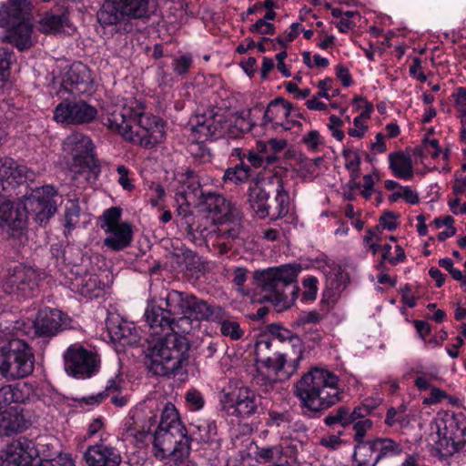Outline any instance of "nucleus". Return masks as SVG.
I'll use <instances>...</instances> for the list:
<instances>
[{"label":"nucleus","instance_id":"f257e3e1","mask_svg":"<svg viewBox=\"0 0 466 466\" xmlns=\"http://www.w3.org/2000/svg\"><path fill=\"white\" fill-rule=\"evenodd\" d=\"M338 384V376L326 370L313 368L305 373L294 387L302 413L317 418L323 410L338 403L341 400Z\"/></svg>","mask_w":466,"mask_h":466},{"label":"nucleus","instance_id":"f03ea898","mask_svg":"<svg viewBox=\"0 0 466 466\" xmlns=\"http://www.w3.org/2000/svg\"><path fill=\"white\" fill-rule=\"evenodd\" d=\"M56 189L48 185L33 189L23 205L15 208L10 200L0 201V222L14 230L25 228L29 217L40 226L46 225L56 212Z\"/></svg>","mask_w":466,"mask_h":466},{"label":"nucleus","instance_id":"7ed1b4c3","mask_svg":"<svg viewBox=\"0 0 466 466\" xmlns=\"http://www.w3.org/2000/svg\"><path fill=\"white\" fill-rule=\"evenodd\" d=\"M300 266L286 264L277 268H269L262 271H256L254 279L267 292L258 299L259 302H269L274 306L288 309L296 299L299 293L297 278Z\"/></svg>","mask_w":466,"mask_h":466},{"label":"nucleus","instance_id":"20e7f679","mask_svg":"<svg viewBox=\"0 0 466 466\" xmlns=\"http://www.w3.org/2000/svg\"><path fill=\"white\" fill-rule=\"evenodd\" d=\"M190 344L188 339L178 334H167L148 349L146 365L153 375L167 376L178 373L187 365Z\"/></svg>","mask_w":466,"mask_h":466},{"label":"nucleus","instance_id":"39448f33","mask_svg":"<svg viewBox=\"0 0 466 466\" xmlns=\"http://www.w3.org/2000/svg\"><path fill=\"white\" fill-rule=\"evenodd\" d=\"M154 10L151 0H104L96 12L99 25L111 27L116 33L134 31L133 20H147Z\"/></svg>","mask_w":466,"mask_h":466},{"label":"nucleus","instance_id":"423d86ee","mask_svg":"<svg viewBox=\"0 0 466 466\" xmlns=\"http://www.w3.org/2000/svg\"><path fill=\"white\" fill-rule=\"evenodd\" d=\"M248 202L260 218H269L275 220L288 214L289 195L284 188L282 179L273 177L268 181L249 187Z\"/></svg>","mask_w":466,"mask_h":466},{"label":"nucleus","instance_id":"0eeeda50","mask_svg":"<svg viewBox=\"0 0 466 466\" xmlns=\"http://www.w3.org/2000/svg\"><path fill=\"white\" fill-rule=\"evenodd\" d=\"M160 300L163 301L167 312L177 317L179 325L190 324L191 319L202 321L213 319V317L218 318V314L220 312L216 305L209 304L192 293L177 289L167 290L166 296Z\"/></svg>","mask_w":466,"mask_h":466},{"label":"nucleus","instance_id":"6e6552de","mask_svg":"<svg viewBox=\"0 0 466 466\" xmlns=\"http://www.w3.org/2000/svg\"><path fill=\"white\" fill-rule=\"evenodd\" d=\"M34 366L33 349L25 340L14 338L0 347V375L6 380L29 376Z\"/></svg>","mask_w":466,"mask_h":466},{"label":"nucleus","instance_id":"1a4fd4ad","mask_svg":"<svg viewBox=\"0 0 466 466\" xmlns=\"http://www.w3.org/2000/svg\"><path fill=\"white\" fill-rule=\"evenodd\" d=\"M40 456L37 444L32 440L21 437L8 445L3 466H76L68 454H59L53 459L41 458L38 463L33 465V461Z\"/></svg>","mask_w":466,"mask_h":466},{"label":"nucleus","instance_id":"9d476101","mask_svg":"<svg viewBox=\"0 0 466 466\" xmlns=\"http://www.w3.org/2000/svg\"><path fill=\"white\" fill-rule=\"evenodd\" d=\"M402 451L400 442L390 438L374 437L354 446L353 466H378Z\"/></svg>","mask_w":466,"mask_h":466},{"label":"nucleus","instance_id":"9b49d317","mask_svg":"<svg viewBox=\"0 0 466 466\" xmlns=\"http://www.w3.org/2000/svg\"><path fill=\"white\" fill-rule=\"evenodd\" d=\"M190 444L191 438L186 428L157 429L153 441L154 456L177 461L189 455Z\"/></svg>","mask_w":466,"mask_h":466},{"label":"nucleus","instance_id":"f8f14e48","mask_svg":"<svg viewBox=\"0 0 466 466\" xmlns=\"http://www.w3.org/2000/svg\"><path fill=\"white\" fill-rule=\"evenodd\" d=\"M63 148L72 156L69 168L75 175L89 172L96 177L100 172V166L93 154V143L85 134L79 132L70 134L64 140Z\"/></svg>","mask_w":466,"mask_h":466},{"label":"nucleus","instance_id":"ddd939ff","mask_svg":"<svg viewBox=\"0 0 466 466\" xmlns=\"http://www.w3.org/2000/svg\"><path fill=\"white\" fill-rule=\"evenodd\" d=\"M0 285L8 295L16 296L17 299L29 298L37 287L36 271L29 266L15 263L6 268Z\"/></svg>","mask_w":466,"mask_h":466},{"label":"nucleus","instance_id":"4468645a","mask_svg":"<svg viewBox=\"0 0 466 466\" xmlns=\"http://www.w3.org/2000/svg\"><path fill=\"white\" fill-rule=\"evenodd\" d=\"M64 360L67 374L77 379L89 378L98 370L96 354L81 345H71L64 355Z\"/></svg>","mask_w":466,"mask_h":466},{"label":"nucleus","instance_id":"2eb2a0df","mask_svg":"<svg viewBox=\"0 0 466 466\" xmlns=\"http://www.w3.org/2000/svg\"><path fill=\"white\" fill-rule=\"evenodd\" d=\"M96 115V108L84 100L65 99L56 106L54 120L66 125H83L92 122Z\"/></svg>","mask_w":466,"mask_h":466},{"label":"nucleus","instance_id":"dca6fc26","mask_svg":"<svg viewBox=\"0 0 466 466\" xmlns=\"http://www.w3.org/2000/svg\"><path fill=\"white\" fill-rule=\"evenodd\" d=\"M35 174L9 157L0 158V196H10L19 185L34 181Z\"/></svg>","mask_w":466,"mask_h":466},{"label":"nucleus","instance_id":"f3484780","mask_svg":"<svg viewBox=\"0 0 466 466\" xmlns=\"http://www.w3.org/2000/svg\"><path fill=\"white\" fill-rule=\"evenodd\" d=\"M272 346V339H261L255 345V362L258 370L273 373L275 376H283V379H289L286 370L288 366L292 364L293 356L290 352H282L277 359H272L269 355V350Z\"/></svg>","mask_w":466,"mask_h":466},{"label":"nucleus","instance_id":"a211bd4d","mask_svg":"<svg viewBox=\"0 0 466 466\" xmlns=\"http://www.w3.org/2000/svg\"><path fill=\"white\" fill-rule=\"evenodd\" d=\"M135 110H139L140 114L137 116L134 123L130 142L145 148H152L163 138L162 127L158 125L157 117L145 115L141 106H135Z\"/></svg>","mask_w":466,"mask_h":466},{"label":"nucleus","instance_id":"6ab92c4d","mask_svg":"<svg viewBox=\"0 0 466 466\" xmlns=\"http://www.w3.org/2000/svg\"><path fill=\"white\" fill-rule=\"evenodd\" d=\"M225 402L234 408V413L240 418H249L263 410L262 397L247 387H241L225 394Z\"/></svg>","mask_w":466,"mask_h":466},{"label":"nucleus","instance_id":"aec40b11","mask_svg":"<svg viewBox=\"0 0 466 466\" xmlns=\"http://www.w3.org/2000/svg\"><path fill=\"white\" fill-rule=\"evenodd\" d=\"M266 329L272 337V339H278L283 344L287 343V349L284 352H290L293 359H291L292 364L288 366L286 375H292L297 371L299 362L303 358V344L300 338L279 323L268 324Z\"/></svg>","mask_w":466,"mask_h":466},{"label":"nucleus","instance_id":"412c9836","mask_svg":"<svg viewBox=\"0 0 466 466\" xmlns=\"http://www.w3.org/2000/svg\"><path fill=\"white\" fill-rule=\"evenodd\" d=\"M70 325L66 314L56 309L40 310L34 321L35 334L39 338H51Z\"/></svg>","mask_w":466,"mask_h":466},{"label":"nucleus","instance_id":"4be33fe9","mask_svg":"<svg viewBox=\"0 0 466 466\" xmlns=\"http://www.w3.org/2000/svg\"><path fill=\"white\" fill-rule=\"evenodd\" d=\"M144 317L150 329H152V332L157 335L168 331H172V334H177V331L184 333H188L189 331L187 329H181L177 321V317L168 313L163 304L156 305L154 302L148 303Z\"/></svg>","mask_w":466,"mask_h":466},{"label":"nucleus","instance_id":"5701e85b","mask_svg":"<svg viewBox=\"0 0 466 466\" xmlns=\"http://www.w3.org/2000/svg\"><path fill=\"white\" fill-rule=\"evenodd\" d=\"M139 112V110H135L134 106H129L116 107L107 113L103 123L108 129L121 135L126 140L131 141V132Z\"/></svg>","mask_w":466,"mask_h":466},{"label":"nucleus","instance_id":"b1692460","mask_svg":"<svg viewBox=\"0 0 466 466\" xmlns=\"http://www.w3.org/2000/svg\"><path fill=\"white\" fill-rule=\"evenodd\" d=\"M215 107L208 109L202 115L196 116L191 130L198 141H205L217 137L223 127L225 116Z\"/></svg>","mask_w":466,"mask_h":466},{"label":"nucleus","instance_id":"393cba45","mask_svg":"<svg viewBox=\"0 0 466 466\" xmlns=\"http://www.w3.org/2000/svg\"><path fill=\"white\" fill-rule=\"evenodd\" d=\"M62 86L74 96L90 93L93 89L90 70L81 63L73 65L65 74Z\"/></svg>","mask_w":466,"mask_h":466},{"label":"nucleus","instance_id":"a878e982","mask_svg":"<svg viewBox=\"0 0 466 466\" xmlns=\"http://www.w3.org/2000/svg\"><path fill=\"white\" fill-rule=\"evenodd\" d=\"M203 212L211 214L214 220L222 219L228 216L236 218L238 208L223 195L216 192H206L197 205Z\"/></svg>","mask_w":466,"mask_h":466},{"label":"nucleus","instance_id":"bb28decb","mask_svg":"<svg viewBox=\"0 0 466 466\" xmlns=\"http://www.w3.org/2000/svg\"><path fill=\"white\" fill-rule=\"evenodd\" d=\"M294 110V106L282 97H277L271 100L263 116V126L273 123L274 127L280 126L284 130H289L293 126H300L297 120H287L286 123L280 122L288 119Z\"/></svg>","mask_w":466,"mask_h":466},{"label":"nucleus","instance_id":"cd10ccee","mask_svg":"<svg viewBox=\"0 0 466 466\" xmlns=\"http://www.w3.org/2000/svg\"><path fill=\"white\" fill-rule=\"evenodd\" d=\"M84 458L88 466H119L122 461L119 450L104 443L89 446Z\"/></svg>","mask_w":466,"mask_h":466},{"label":"nucleus","instance_id":"c85d7f7f","mask_svg":"<svg viewBox=\"0 0 466 466\" xmlns=\"http://www.w3.org/2000/svg\"><path fill=\"white\" fill-rule=\"evenodd\" d=\"M31 12L30 0H7L0 5V26L26 21Z\"/></svg>","mask_w":466,"mask_h":466},{"label":"nucleus","instance_id":"c756f323","mask_svg":"<svg viewBox=\"0 0 466 466\" xmlns=\"http://www.w3.org/2000/svg\"><path fill=\"white\" fill-rule=\"evenodd\" d=\"M182 191L177 194V201L180 200L197 206L203 198L206 192L202 189L200 179L198 176L191 169H187L185 173L181 174L180 178Z\"/></svg>","mask_w":466,"mask_h":466},{"label":"nucleus","instance_id":"7c9ffc66","mask_svg":"<svg viewBox=\"0 0 466 466\" xmlns=\"http://www.w3.org/2000/svg\"><path fill=\"white\" fill-rule=\"evenodd\" d=\"M27 428L23 409L11 407L0 410V438L10 437Z\"/></svg>","mask_w":466,"mask_h":466},{"label":"nucleus","instance_id":"2f4dec72","mask_svg":"<svg viewBox=\"0 0 466 466\" xmlns=\"http://www.w3.org/2000/svg\"><path fill=\"white\" fill-rule=\"evenodd\" d=\"M240 221L241 214L239 211L237 212L236 218L228 216L222 219L217 220L218 226L213 232L215 240H223L234 243L239 238L242 228Z\"/></svg>","mask_w":466,"mask_h":466},{"label":"nucleus","instance_id":"473e14b6","mask_svg":"<svg viewBox=\"0 0 466 466\" xmlns=\"http://www.w3.org/2000/svg\"><path fill=\"white\" fill-rule=\"evenodd\" d=\"M106 232L110 233V236L104 239V245L112 250L119 251L131 244L133 231L127 222H122L118 227Z\"/></svg>","mask_w":466,"mask_h":466},{"label":"nucleus","instance_id":"72a5a7b5","mask_svg":"<svg viewBox=\"0 0 466 466\" xmlns=\"http://www.w3.org/2000/svg\"><path fill=\"white\" fill-rule=\"evenodd\" d=\"M7 26L11 28L9 35L10 43L19 51L27 50L34 45L31 36L32 25L28 20L15 23V25H9Z\"/></svg>","mask_w":466,"mask_h":466},{"label":"nucleus","instance_id":"f704fd0d","mask_svg":"<svg viewBox=\"0 0 466 466\" xmlns=\"http://www.w3.org/2000/svg\"><path fill=\"white\" fill-rule=\"evenodd\" d=\"M107 329L111 339L115 342L123 345L137 342V333L131 322L120 320L117 324L110 323Z\"/></svg>","mask_w":466,"mask_h":466},{"label":"nucleus","instance_id":"c9c22d12","mask_svg":"<svg viewBox=\"0 0 466 466\" xmlns=\"http://www.w3.org/2000/svg\"><path fill=\"white\" fill-rule=\"evenodd\" d=\"M390 168L393 174L403 179L413 177V165L411 157L404 152H396L389 155Z\"/></svg>","mask_w":466,"mask_h":466},{"label":"nucleus","instance_id":"e433bc0d","mask_svg":"<svg viewBox=\"0 0 466 466\" xmlns=\"http://www.w3.org/2000/svg\"><path fill=\"white\" fill-rule=\"evenodd\" d=\"M25 390V385L21 386L20 384H8L0 388V410L12 403H24L29 398Z\"/></svg>","mask_w":466,"mask_h":466},{"label":"nucleus","instance_id":"4c0bfd02","mask_svg":"<svg viewBox=\"0 0 466 466\" xmlns=\"http://www.w3.org/2000/svg\"><path fill=\"white\" fill-rule=\"evenodd\" d=\"M121 386L119 381L116 380H110L106 388L105 392H100L97 395L91 396L89 398H83V401L86 404H95L101 402L106 396H111V402L116 407H124L127 403V398L126 396L119 395Z\"/></svg>","mask_w":466,"mask_h":466},{"label":"nucleus","instance_id":"58836bf2","mask_svg":"<svg viewBox=\"0 0 466 466\" xmlns=\"http://www.w3.org/2000/svg\"><path fill=\"white\" fill-rule=\"evenodd\" d=\"M208 218L203 215L192 214L190 217L185 218L184 226H181L185 232L186 238L192 241L197 242L204 237L207 231Z\"/></svg>","mask_w":466,"mask_h":466},{"label":"nucleus","instance_id":"ea45409f","mask_svg":"<svg viewBox=\"0 0 466 466\" xmlns=\"http://www.w3.org/2000/svg\"><path fill=\"white\" fill-rule=\"evenodd\" d=\"M216 308L220 310L218 318L213 317V319H209L208 321L218 322L220 324V332L223 336L228 337L233 340L241 339L244 335V330L240 328L239 323L236 320L226 319V312L221 307L216 306Z\"/></svg>","mask_w":466,"mask_h":466},{"label":"nucleus","instance_id":"a19ab883","mask_svg":"<svg viewBox=\"0 0 466 466\" xmlns=\"http://www.w3.org/2000/svg\"><path fill=\"white\" fill-rule=\"evenodd\" d=\"M327 289L323 292L324 298L329 299L339 297L341 289H344L346 275L340 268L335 267L326 276Z\"/></svg>","mask_w":466,"mask_h":466},{"label":"nucleus","instance_id":"79ce46f5","mask_svg":"<svg viewBox=\"0 0 466 466\" xmlns=\"http://www.w3.org/2000/svg\"><path fill=\"white\" fill-rule=\"evenodd\" d=\"M448 424L445 425L443 436H439V440L436 441V450L441 457H449L454 453L461 451V448L457 445L455 439L451 429H448Z\"/></svg>","mask_w":466,"mask_h":466},{"label":"nucleus","instance_id":"37998d69","mask_svg":"<svg viewBox=\"0 0 466 466\" xmlns=\"http://www.w3.org/2000/svg\"><path fill=\"white\" fill-rule=\"evenodd\" d=\"M100 280L96 275L86 274L76 278L73 282L74 289L85 297L92 296L93 292L100 289Z\"/></svg>","mask_w":466,"mask_h":466},{"label":"nucleus","instance_id":"c03bdc74","mask_svg":"<svg viewBox=\"0 0 466 466\" xmlns=\"http://www.w3.org/2000/svg\"><path fill=\"white\" fill-rule=\"evenodd\" d=\"M186 428L179 419L178 412L172 403H167L161 411L157 429Z\"/></svg>","mask_w":466,"mask_h":466},{"label":"nucleus","instance_id":"a18cd8bd","mask_svg":"<svg viewBox=\"0 0 466 466\" xmlns=\"http://www.w3.org/2000/svg\"><path fill=\"white\" fill-rule=\"evenodd\" d=\"M250 167L248 165L241 161L235 167L226 169L223 180L224 182H231L232 184L238 185L248 180L250 176Z\"/></svg>","mask_w":466,"mask_h":466},{"label":"nucleus","instance_id":"49530a36","mask_svg":"<svg viewBox=\"0 0 466 466\" xmlns=\"http://www.w3.org/2000/svg\"><path fill=\"white\" fill-rule=\"evenodd\" d=\"M66 21V16L46 13L39 21V30L44 34H52L60 31Z\"/></svg>","mask_w":466,"mask_h":466},{"label":"nucleus","instance_id":"de8ad7c7","mask_svg":"<svg viewBox=\"0 0 466 466\" xmlns=\"http://www.w3.org/2000/svg\"><path fill=\"white\" fill-rule=\"evenodd\" d=\"M447 424L459 448L461 451H466V419L453 416L447 421Z\"/></svg>","mask_w":466,"mask_h":466},{"label":"nucleus","instance_id":"09e8293b","mask_svg":"<svg viewBox=\"0 0 466 466\" xmlns=\"http://www.w3.org/2000/svg\"><path fill=\"white\" fill-rule=\"evenodd\" d=\"M325 425L327 426H335L339 425L343 428H346L352 424V420H350V409L347 406H340L335 409L333 411L329 412L323 420Z\"/></svg>","mask_w":466,"mask_h":466},{"label":"nucleus","instance_id":"8fccbe9b","mask_svg":"<svg viewBox=\"0 0 466 466\" xmlns=\"http://www.w3.org/2000/svg\"><path fill=\"white\" fill-rule=\"evenodd\" d=\"M283 453V448L280 445L258 448L256 458L263 463H269L279 461Z\"/></svg>","mask_w":466,"mask_h":466},{"label":"nucleus","instance_id":"3c124183","mask_svg":"<svg viewBox=\"0 0 466 466\" xmlns=\"http://www.w3.org/2000/svg\"><path fill=\"white\" fill-rule=\"evenodd\" d=\"M279 377V376H275L273 373L257 369L254 380L264 391H269L274 388L275 384L281 380Z\"/></svg>","mask_w":466,"mask_h":466},{"label":"nucleus","instance_id":"603ef678","mask_svg":"<svg viewBox=\"0 0 466 466\" xmlns=\"http://www.w3.org/2000/svg\"><path fill=\"white\" fill-rule=\"evenodd\" d=\"M121 208L113 207L106 209L101 218L103 223L101 224V228L105 229V231L112 230L114 228L118 227L120 225L119 219L121 217Z\"/></svg>","mask_w":466,"mask_h":466},{"label":"nucleus","instance_id":"864d4df0","mask_svg":"<svg viewBox=\"0 0 466 466\" xmlns=\"http://www.w3.org/2000/svg\"><path fill=\"white\" fill-rule=\"evenodd\" d=\"M373 426V422L370 419H364L358 420L353 425V430L355 431L354 434V442L355 445L360 444L362 441H367L369 439H366V433L369 430H370Z\"/></svg>","mask_w":466,"mask_h":466},{"label":"nucleus","instance_id":"5fc2aeb1","mask_svg":"<svg viewBox=\"0 0 466 466\" xmlns=\"http://www.w3.org/2000/svg\"><path fill=\"white\" fill-rule=\"evenodd\" d=\"M13 53L5 47H0V86L8 79Z\"/></svg>","mask_w":466,"mask_h":466},{"label":"nucleus","instance_id":"6e6d98bb","mask_svg":"<svg viewBox=\"0 0 466 466\" xmlns=\"http://www.w3.org/2000/svg\"><path fill=\"white\" fill-rule=\"evenodd\" d=\"M193 63V58L190 54H184L178 57H175L173 60V70L174 72L181 76H186Z\"/></svg>","mask_w":466,"mask_h":466},{"label":"nucleus","instance_id":"4d7b16f0","mask_svg":"<svg viewBox=\"0 0 466 466\" xmlns=\"http://www.w3.org/2000/svg\"><path fill=\"white\" fill-rule=\"evenodd\" d=\"M385 424L390 427H393L398 424L400 428H404L409 425L410 420L408 416H402L397 412V410L393 407H390L387 410Z\"/></svg>","mask_w":466,"mask_h":466},{"label":"nucleus","instance_id":"13d9d810","mask_svg":"<svg viewBox=\"0 0 466 466\" xmlns=\"http://www.w3.org/2000/svg\"><path fill=\"white\" fill-rule=\"evenodd\" d=\"M270 154L265 156V161L267 165H271L277 160V154L282 151L287 147V141L285 139L271 138L268 141Z\"/></svg>","mask_w":466,"mask_h":466},{"label":"nucleus","instance_id":"bf43d9fd","mask_svg":"<svg viewBox=\"0 0 466 466\" xmlns=\"http://www.w3.org/2000/svg\"><path fill=\"white\" fill-rule=\"evenodd\" d=\"M318 279L315 277H309L303 280V291L302 297L305 300H314L317 297L318 292Z\"/></svg>","mask_w":466,"mask_h":466},{"label":"nucleus","instance_id":"052dcab7","mask_svg":"<svg viewBox=\"0 0 466 466\" xmlns=\"http://www.w3.org/2000/svg\"><path fill=\"white\" fill-rule=\"evenodd\" d=\"M249 31L254 34L272 35L275 34V26L273 24L261 18L249 27Z\"/></svg>","mask_w":466,"mask_h":466},{"label":"nucleus","instance_id":"680f3d73","mask_svg":"<svg viewBox=\"0 0 466 466\" xmlns=\"http://www.w3.org/2000/svg\"><path fill=\"white\" fill-rule=\"evenodd\" d=\"M80 214V208L77 205L72 204L70 208H66L65 213V227L68 231L75 228Z\"/></svg>","mask_w":466,"mask_h":466},{"label":"nucleus","instance_id":"e2e57ef3","mask_svg":"<svg viewBox=\"0 0 466 466\" xmlns=\"http://www.w3.org/2000/svg\"><path fill=\"white\" fill-rule=\"evenodd\" d=\"M186 400L192 410H199L204 406V399L197 390H189L186 395Z\"/></svg>","mask_w":466,"mask_h":466},{"label":"nucleus","instance_id":"0e129e2a","mask_svg":"<svg viewBox=\"0 0 466 466\" xmlns=\"http://www.w3.org/2000/svg\"><path fill=\"white\" fill-rule=\"evenodd\" d=\"M399 218V215L392 211H385L383 215L380 218V226L388 230H394L398 227V223L396 219Z\"/></svg>","mask_w":466,"mask_h":466},{"label":"nucleus","instance_id":"69168bd1","mask_svg":"<svg viewBox=\"0 0 466 466\" xmlns=\"http://www.w3.org/2000/svg\"><path fill=\"white\" fill-rule=\"evenodd\" d=\"M299 23H293L290 25V31L289 33H284L283 35H279L276 38V41L283 47H286L288 43L293 41L298 35L299 32L298 29L299 27Z\"/></svg>","mask_w":466,"mask_h":466},{"label":"nucleus","instance_id":"338daca9","mask_svg":"<svg viewBox=\"0 0 466 466\" xmlns=\"http://www.w3.org/2000/svg\"><path fill=\"white\" fill-rule=\"evenodd\" d=\"M373 175L378 177L377 170H374L373 174H368L363 177V190L361 191V195L365 199H370L372 192H373V187L375 184Z\"/></svg>","mask_w":466,"mask_h":466},{"label":"nucleus","instance_id":"774afa93","mask_svg":"<svg viewBox=\"0 0 466 466\" xmlns=\"http://www.w3.org/2000/svg\"><path fill=\"white\" fill-rule=\"evenodd\" d=\"M116 170L119 175L118 183L124 189L132 190L134 186L128 177V169L125 166H118Z\"/></svg>","mask_w":466,"mask_h":466}]
</instances>
